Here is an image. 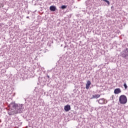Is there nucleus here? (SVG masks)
I'll return each instance as SVG.
<instances>
[{
  "mask_svg": "<svg viewBox=\"0 0 128 128\" xmlns=\"http://www.w3.org/2000/svg\"><path fill=\"white\" fill-rule=\"evenodd\" d=\"M119 102L121 104H126L128 102V98L125 95H121L119 97Z\"/></svg>",
  "mask_w": 128,
  "mask_h": 128,
  "instance_id": "f257e3e1",
  "label": "nucleus"
},
{
  "mask_svg": "<svg viewBox=\"0 0 128 128\" xmlns=\"http://www.w3.org/2000/svg\"><path fill=\"white\" fill-rule=\"evenodd\" d=\"M30 17L29 16H26V18H29Z\"/></svg>",
  "mask_w": 128,
  "mask_h": 128,
  "instance_id": "ddd939ff",
  "label": "nucleus"
},
{
  "mask_svg": "<svg viewBox=\"0 0 128 128\" xmlns=\"http://www.w3.org/2000/svg\"><path fill=\"white\" fill-rule=\"evenodd\" d=\"M10 106H12V108H13L15 110V112H16L17 114H18V112H21L20 110V107L19 106L18 104H16L14 103H11L10 104Z\"/></svg>",
  "mask_w": 128,
  "mask_h": 128,
  "instance_id": "f03ea898",
  "label": "nucleus"
},
{
  "mask_svg": "<svg viewBox=\"0 0 128 128\" xmlns=\"http://www.w3.org/2000/svg\"><path fill=\"white\" fill-rule=\"evenodd\" d=\"M50 10H51V12H56V6H50Z\"/></svg>",
  "mask_w": 128,
  "mask_h": 128,
  "instance_id": "6e6552de",
  "label": "nucleus"
},
{
  "mask_svg": "<svg viewBox=\"0 0 128 128\" xmlns=\"http://www.w3.org/2000/svg\"><path fill=\"white\" fill-rule=\"evenodd\" d=\"M100 97V94H96L92 96V97L91 98V100H92L94 98H98Z\"/></svg>",
  "mask_w": 128,
  "mask_h": 128,
  "instance_id": "423d86ee",
  "label": "nucleus"
},
{
  "mask_svg": "<svg viewBox=\"0 0 128 128\" xmlns=\"http://www.w3.org/2000/svg\"><path fill=\"white\" fill-rule=\"evenodd\" d=\"M90 84H92V82L90 80H88L86 84V89L88 90L90 88Z\"/></svg>",
  "mask_w": 128,
  "mask_h": 128,
  "instance_id": "0eeeda50",
  "label": "nucleus"
},
{
  "mask_svg": "<svg viewBox=\"0 0 128 128\" xmlns=\"http://www.w3.org/2000/svg\"><path fill=\"white\" fill-rule=\"evenodd\" d=\"M124 86L125 90H126L128 88V86H126V83H124Z\"/></svg>",
  "mask_w": 128,
  "mask_h": 128,
  "instance_id": "1a4fd4ad",
  "label": "nucleus"
},
{
  "mask_svg": "<svg viewBox=\"0 0 128 128\" xmlns=\"http://www.w3.org/2000/svg\"><path fill=\"white\" fill-rule=\"evenodd\" d=\"M120 92H122V90H120V88H116L114 90V94H120Z\"/></svg>",
  "mask_w": 128,
  "mask_h": 128,
  "instance_id": "20e7f679",
  "label": "nucleus"
},
{
  "mask_svg": "<svg viewBox=\"0 0 128 128\" xmlns=\"http://www.w3.org/2000/svg\"><path fill=\"white\" fill-rule=\"evenodd\" d=\"M64 110L65 112H68L69 110H70V106L67 104L64 106Z\"/></svg>",
  "mask_w": 128,
  "mask_h": 128,
  "instance_id": "39448f33",
  "label": "nucleus"
},
{
  "mask_svg": "<svg viewBox=\"0 0 128 128\" xmlns=\"http://www.w3.org/2000/svg\"><path fill=\"white\" fill-rule=\"evenodd\" d=\"M98 104H106V100H104V98H100L98 101Z\"/></svg>",
  "mask_w": 128,
  "mask_h": 128,
  "instance_id": "7ed1b4c3",
  "label": "nucleus"
},
{
  "mask_svg": "<svg viewBox=\"0 0 128 128\" xmlns=\"http://www.w3.org/2000/svg\"><path fill=\"white\" fill-rule=\"evenodd\" d=\"M111 8H112V7H111Z\"/></svg>",
  "mask_w": 128,
  "mask_h": 128,
  "instance_id": "4468645a",
  "label": "nucleus"
},
{
  "mask_svg": "<svg viewBox=\"0 0 128 128\" xmlns=\"http://www.w3.org/2000/svg\"><path fill=\"white\" fill-rule=\"evenodd\" d=\"M61 8L62 10H64V8H66V6L63 5L61 6Z\"/></svg>",
  "mask_w": 128,
  "mask_h": 128,
  "instance_id": "9d476101",
  "label": "nucleus"
},
{
  "mask_svg": "<svg viewBox=\"0 0 128 128\" xmlns=\"http://www.w3.org/2000/svg\"><path fill=\"white\" fill-rule=\"evenodd\" d=\"M126 52H128V48H126Z\"/></svg>",
  "mask_w": 128,
  "mask_h": 128,
  "instance_id": "f8f14e48",
  "label": "nucleus"
},
{
  "mask_svg": "<svg viewBox=\"0 0 128 128\" xmlns=\"http://www.w3.org/2000/svg\"><path fill=\"white\" fill-rule=\"evenodd\" d=\"M103 2H106V4H108V6H110V1H108V0H103Z\"/></svg>",
  "mask_w": 128,
  "mask_h": 128,
  "instance_id": "9b49d317",
  "label": "nucleus"
}]
</instances>
